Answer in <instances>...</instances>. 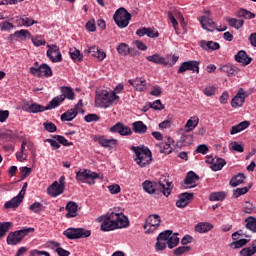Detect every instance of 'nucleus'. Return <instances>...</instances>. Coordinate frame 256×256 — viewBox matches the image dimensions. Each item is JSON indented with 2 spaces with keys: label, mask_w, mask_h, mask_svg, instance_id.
I'll return each mask as SVG.
<instances>
[{
  "label": "nucleus",
  "mask_w": 256,
  "mask_h": 256,
  "mask_svg": "<svg viewBox=\"0 0 256 256\" xmlns=\"http://www.w3.org/2000/svg\"><path fill=\"white\" fill-rule=\"evenodd\" d=\"M197 125H199V117L193 116L187 121L185 127L188 131H193Z\"/></svg>",
  "instance_id": "obj_44"
},
{
  "label": "nucleus",
  "mask_w": 256,
  "mask_h": 256,
  "mask_svg": "<svg viewBox=\"0 0 256 256\" xmlns=\"http://www.w3.org/2000/svg\"><path fill=\"white\" fill-rule=\"evenodd\" d=\"M235 60L238 63H242V65L247 66L251 63V61H253V59H251V57H249L247 55V52L241 50L237 53V55L235 56Z\"/></svg>",
  "instance_id": "obj_24"
},
{
  "label": "nucleus",
  "mask_w": 256,
  "mask_h": 256,
  "mask_svg": "<svg viewBox=\"0 0 256 256\" xmlns=\"http://www.w3.org/2000/svg\"><path fill=\"white\" fill-rule=\"evenodd\" d=\"M61 95H59L63 101L65 99H68L69 101H74L75 100V92L73 91V88L69 86H61L60 87Z\"/></svg>",
  "instance_id": "obj_22"
},
{
  "label": "nucleus",
  "mask_w": 256,
  "mask_h": 256,
  "mask_svg": "<svg viewBox=\"0 0 256 256\" xmlns=\"http://www.w3.org/2000/svg\"><path fill=\"white\" fill-rule=\"evenodd\" d=\"M47 57L52 61V63H61L63 61V56L61 55V50L57 45H47Z\"/></svg>",
  "instance_id": "obj_12"
},
{
  "label": "nucleus",
  "mask_w": 256,
  "mask_h": 256,
  "mask_svg": "<svg viewBox=\"0 0 256 256\" xmlns=\"http://www.w3.org/2000/svg\"><path fill=\"white\" fill-rule=\"evenodd\" d=\"M245 227L252 233H256V218L253 216H248L245 220Z\"/></svg>",
  "instance_id": "obj_38"
},
{
  "label": "nucleus",
  "mask_w": 256,
  "mask_h": 256,
  "mask_svg": "<svg viewBox=\"0 0 256 256\" xmlns=\"http://www.w3.org/2000/svg\"><path fill=\"white\" fill-rule=\"evenodd\" d=\"M15 26H13V23L10 22H2L0 23V29L2 31H11V29H14Z\"/></svg>",
  "instance_id": "obj_62"
},
{
  "label": "nucleus",
  "mask_w": 256,
  "mask_h": 256,
  "mask_svg": "<svg viewBox=\"0 0 256 256\" xmlns=\"http://www.w3.org/2000/svg\"><path fill=\"white\" fill-rule=\"evenodd\" d=\"M249 189H251V185L248 187L237 188L233 191V195L237 199L238 197H241V195H246V193H249Z\"/></svg>",
  "instance_id": "obj_51"
},
{
  "label": "nucleus",
  "mask_w": 256,
  "mask_h": 256,
  "mask_svg": "<svg viewBox=\"0 0 256 256\" xmlns=\"http://www.w3.org/2000/svg\"><path fill=\"white\" fill-rule=\"evenodd\" d=\"M219 70L221 73H226L228 77H235L237 73H239V68L237 66H233L230 64H224L222 65Z\"/></svg>",
  "instance_id": "obj_23"
},
{
  "label": "nucleus",
  "mask_w": 256,
  "mask_h": 256,
  "mask_svg": "<svg viewBox=\"0 0 256 256\" xmlns=\"http://www.w3.org/2000/svg\"><path fill=\"white\" fill-rule=\"evenodd\" d=\"M249 125H251L249 121H242L238 125L232 126L230 135H237V133H241V131H245V129H247Z\"/></svg>",
  "instance_id": "obj_28"
},
{
  "label": "nucleus",
  "mask_w": 256,
  "mask_h": 256,
  "mask_svg": "<svg viewBox=\"0 0 256 256\" xmlns=\"http://www.w3.org/2000/svg\"><path fill=\"white\" fill-rule=\"evenodd\" d=\"M191 251V247L189 246H180L174 250V255L181 256L185 253H189Z\"/></svg>",
  "instance_id": "obj_55"
},
{
  "label": "nucleus",
  "mask_w": 256,
  "mask_h": 256,
  "mask_svg": "<svg viewBox=\"0 0 256 256\" xmlns=\"http://www.w3.org/2000/svg\"><path fill=\"white\" fill-rule=\"evenodd\" d=\"M134 133H138L139 135H143L147 133V125L143 123V121H136L132 124Z\"/></svg>",
  "instance_id": "obj_30"
},
{
  "label": "nucleus",
  "mask_w": 256,
  "mask_h": 256,
  "mask_svg": "<svg viewBox=\"0 0 256 256\" xmlns=\"http://www.w3.org/2000/svg\"><path fill=\"white\" fill-rule=\"evenodd\" d=\"M238 17H243L244 19H255V14H253L249 10L240 9L238 11Z\"/></svg>",
  "instance_id": "obj_50"
},
{
  "label": "nucleus",
  "mask_w": 256,
  "mask_h": 256,
  "mask_svg": "<svg viewBox=\"0 0 256 256\" xmlns=\"http://www.w3.org/2000/svg\"><path fill=\"white\" fill-rule=\"evenodd\" d=\"M63 235L71 241L87 239V237H91V230H86L85 228H68L63 232Z\"/></svg>",
  "instance_id": "obj_6"
},
{
  "label": "nucleus",
  "mask_w": 256,
  "mask_h": 256,
  "mask_svg": "<svg viewBox=\"0 0 256 256\" xmlns=\"http://www.w3.org/2000/svg\"><path fill=\"white\" fill-rule=\"evenodd\" d=\"M193 143V134H189L187 130L184 134H182L180 140L176 142V147L181 149L182 147H187Z\"/></svg>",
  "instance_id": "obj_17"
},
{
  "label": "nucleus",
  "mask_w": 256,
  "mask_h": 256,
  "mask_svg": "<svg viewBox=\"0 0 256 256\" xmlns=\"http://www.w3.org/2000/svg\"><path fill=\"white\" fill-rule=\"evenodd\" d=\"M52 137L53 139H56L58 143L64 145V147H71V145H73V142H69V140L62 135H54Z\"/></svg>",
  "instance_id": "obj_47"
},
{
  "label": "nucleus",
  "mask_w": 256,
  "mask_h": 256,
  "mask_svg": "<svg viewBox=\"0 0 256 256\" xmlns=\"http://www.w3.org/2000/svg\"><path fill=\"white\" fill-rule=\"evenodd\" d=\"M69 55L71 56V59L75 61V63H80V61H83L81 51L77 50V48L70 49Z\"/></svg>",
  "instance_id": "obj_42"
},
{
  "label": "nucleus",
  "mask_w": 256,
  "mask_h": 256,
  "mask_svg": "<svg viewBox=\"0 0 256 256\" xmlns=\"http://www.w3.org/2000/svg\"><path fill=\"white\" fill-rule=\"evenodd\" d=\"M11 225V222H0V239H3L7 235L9 229H11Z\"/></svg>",
  "instance_id": "obj_45"
},
{
  "label": "nucleus",
  "mask_w": 256,
  "mask_h": 256,
  "mask_svg": "<svg viewBox=\"0 0 256 256\" xmlns=\"http://www.w3.org/2000/svg\"><path fill=\"white\" fill-rule=\"evenodd\" d=\"M63 101V98L60 96L54 97L46 106V111H51V109H57V107H59V105H61Z\"/></svg>",
  "instance_id": "obj_39"
},
{
  "label": "nucleus",
  "mask_w": 256,
  "mask_h": 256,
  "mask_svg": "<svg viewBox=\"0 0 256 256\" xmlns=\"http://www.w3.org/2000/svg\"><path fill=\"white\" fill-rule=\"evenodd\" d=\"M211 229H213V225L207 222H201L195 226V231H197V233H209Z\"/></svg>",
  "instance_id": "obj_34"
},
{
  "label": "nucleus",
  "mask_w": 256,
  "mask_h": 256,
  "mask_svg": "<svg viewBox=\"0 0 256 256\" xmlns=\"http://www.w3.org/2000/svg\"><path fill=\"white\" fill-rule=\"evenodd\" d=\"M95 141L106 149H113V146L117 145V139H107L105 136H95Z\"/></svg>",
  "instance_id": "obj_18"
},
{
  "label": "nucleus",
  "mask_w": 256,
  "mask_h": 256,
  "mask_svg": "<svg viewBox=\"0 0 256 256\" xmlns=\"http://www.w3.org/2000/svg\"><path fill=\"white\" fill-rule=\"evenodd\" d=\"M77 203L70 201L66 205V210L68 211L66 214L67 219H71V217H77Z\"/></svg>",
  "instance_id": "obj_27"
},
{
  "label": "nucleus",
  "mask_w": 256,
  "mask_h": 256,
  "mask_svg": "<svg viewBox=\"0 0 256 256\" xmlns=\"http://www.w3.org/2000/svg\"><path fill=\"white\" fill-rule=\"evenodd\" d=\"M256 253V240H254L251 244V247L243 248L240 251V256H253Z\"/></svg>",
  "instance_id": "obj_37"
},
{
  "label": "nucleus",
  "mask_w": 256,
  "mask_h": 256,
  "mask_svg": "<svg viewBox=\"0 0 256 256\" xmlns=\"http://www.w3.org/2000/svg\"><path fill=\"white\" fill-rule=\"evenodd\" d=\"M196 153H201L202 155H207V153H209V147H207V145H205V144H200L196 148Z\"/></svg>",
  "instance_id": "obj_63"
},
{
  "label": "nucleus",
  "mask_w": 256,
  "mask_h": 256,
  "mask_svg": "<svg viewBox=\"0 0 256 256\" xmlns=\"http://www.w3.org/2000/svg\"><path fill=\"white\" fill-rule=\"evenodd\" d=\"M43 127L48 133H55L57 126L53 122H44Z\"/></svg>",
  "instance_id": "obj_57"
},
{
  "label": "nucleus",
  "mask_w": 256,
  "mask_h": 256,
  "mask_svg": "<svg viewBox=\"0 0 256 256\" xmlns=\"http://www.w3.org/2000/svg\"><path fill=\"white\" fill-rule=\"evenodd\" d=\"M194 197L193 193L184 192L179 195V199L176 201V206L180 209L187 207L188 203H191Z\"/></svg>",
  "instance_id": "obj_16"
},
{
  "label": "nucleus",
  "mask_w": 256,
  "mask_h": 256,
  "mask_svg": "<svg viewBox=\"0 0 256 256\" xmlns=\"http://www.w3.org/2000/svg\"><path fill=\"white\" fill-rule=\"evenodd\" d=\"M23 111H26L27 113H43L44 111H47L46 106H43L38 103H25L23 105Z\"/></svg>",
  "instance_id": "obj_15"
},
{
  "label": "nucleus",
  "mask_w": 256,
  "mask_h": 256,
  "mask_svg": "<svg viewBox=\"0 0 256 256\" xmlns=\"http://www.w3.org/2000/svg\"><path fill=\"white\" fill-rule=\"evenodd\" d=\"M197 181H199V175L193 171H190L187 173L186 178L184 179V185H190L188 189H193V187H197Z\"/></svg>",
  "instance_id": "obj_21"
},
{
  "label": "nucleus",
  "mask_w": 256,
  "mask_h": 256,
  "mask_svg": "<svg viewBox=\"0 0 256 256\" xmlns=\"http://www.w3.org/2000/svg\"><path fill=\"white\" fill-rule=\"evenodd\" d=\"M97 221L101 223L100 227L103 232L125 229L129 226V218L123 212H108L106 215L98 217Z\"/></svg>",
  "instance_id": "obj_1"
},
{
  "label": "nucleus",
  "mask_w": 256,
  "mask_h": 256,
  "mask_svg": "<svg viewBox=\"0 0 256 256\" xmlns=\"http://www.w3.org/2000/svg\"><path fill=\"white\" fill-rule=\"evenodd\" d=\"M200 47H202L204 49V51H217L219 49H221V45L217 42H213V41H205L202 40L200 42Z\"/></svg>",
  "instance_id": "obj_25"
},
{
  "label": "nucleus",
  "mask_w": 256,
  "mask_h": 256,
  "mask_svg": "<svg viewBox=\"0 0 256 256\" xmlns=\"http://www.w3.org/2000/svg\"><path fill=\"white\" fill-rule=\"evenodd\" d=\"M84 120L86 121V123H97V121L101 120V117H99V115L97 114H88L84 117Z\"/></svg>",
  "instance_id": "obj_58"
},
{
  "label": "nucleus",
  "mask_w": 256,
  "mask_h": 256,
  "mask_svg": "<svg viewBox=\"0 0 256 256\" xmlns=\"http://www.w3.org/2000/svg\"><path fill=\"white\" fill-rule=\"evenodd\" d=\"M113 19L120 29H125V27H128L129 21H131V13L125 8H119L115 12Z\"/></svg>",
  "instance_id": "obj_7"
},
{
  "label": "nucleus",
  "mask_w": 256,
  "mask_h": 256,
  "mask_svg": "<svg viewBox=\"0 0 256 256\" xmlns=\"http://www.w3.org/2000/svg\"><path fill=\"white\" fill-rule=\"evenodd\" d=\"M23 203V200L19 198L18 196L13 197L11 200L7 201L4 204L5 209H17L19 205Z\"/></svg>",
  "instance_id": "obj_29"
},
{
  "label": "nucleus",
  "mask_w": 256,
  "mask_h": 256,
  "mask_svg": "<svg viewBox=\"0 0 256 256\" xmlns=\"http://www.w3.org/2000/svg\"><path fill=\"white\" fill-rule=\"evenodd\" d=\"M119 100L118 95L108 91H102L101 94H96L95 96V104L97 107H103L104 109L111 107V105L115 103H119Z\"/></svg>",
  "instance_id": "obj_4"
},
{
  "label": "nucleus",
  "mask_w": 256,
  "mask_h": 256,
  "mask_svg": "<svg viewBox=\"0 0 256 256\" xmlns=\"http://www.w3.org/2000/svg\"><path fill=\"white\" fill-rule=\"evenodd\" d=\"M217 91V88L215 86H208L203 90L204 95L206 97H213Z\"/></svg>",
  "instance_id": "obj_59"
},
{
  "label": "nucleus",
  "mask_w": 256,
  "mask_h": 256,
  "mask_svg": "<svg viewBox=\"0 0 256 256\" xmlns=\"http://www.w3.org/2000/svg\"><path fill=\"white\" fill-rule=\"evenodd\" d=\"M166 245H168L169 249H174V247H177L179 245V237H177V234H172Z\"/></svg>",
  "instance_id": "obj_48"
},
{
  "label": "nucleus",
  "mask_w": 256,
  "mask_h": 256,
  "mask_svg": "<svg viewBox=\"0 0 256 256\" xmlns=\"http://www.w3.org/2000/svg\"><path fill=\"white\" fill-rule=\"evenodd\" d=\"M40 77H53V70L51 69V66L46 63L40 65Z\"/></svg>",
  "instance_id": "obj_40"
},
{
  "label": "nucleus",
  "mask_w": 256,
  "mask_h": 256,
  "mask_svg": "<svg viewBox=\"0 0 256 256\" xmlns=\"http://www.w3.org/2000/svg\"><path fill=\"white\" fill-rule=\"evenodd\" d=\"M19 21H20V23H22V25H23L24 27H32V25L37 24V21L31 20V18L26 17V16H22V17L19 19Z\"/></svg>",
  "instance_id": "obj_52"
},
{
  "label": "nucleus",
  "mask_w": 256,
  "mask_h": 256,
  "mask_svg": "<svg viewBox=\"0 0 256 256\" xmlns=\"http://www.w3.org/2000/svg\"><path fill=\"white\" fill-rule=\"evenodd\" d=\"M172 235L173 231L171 230L161 232L157 237L156 251H165V249H167V243Z\"/></svg>",
  "instance_id": "obj_11"
},
{
  "label": "nucleus",
  "mask_w": 256,
  "mask_h": 256,
  "mask_svg": "<svg viewBox=\"0 0 256 256\" xmlns=\"http://www.w3.org/2000/svg\"><path fill=\"white\" fill-rule=\"evenodd\" d=\"M247 97H249V94H247V92L243 88H240L236 96L232 99L231 106L234 109H237V107H243L245 99H247Z\"/></svg>",
  "instance_id": "obj_14"
},
{
  "label": "nucleus",
  "mask_w": 256,
  "mask_h": 256,
  "mask_svg": "<svg viewBox=\"0 0 256 256\" xmlns=\"http://www.w3.org/2000/svg\"><path fill=\"white\" fill-rule=\"evenodd\" d=\"M150 109H154V111H163L165 106L161 103V100H156L153 103H149Z\"/></svg>",
  "instance_id": "obj_54"
},
{
  "label": "nucleus",
  "mask_w": 256,
  "mask_h": 256,
  "mask_svg": "<svg viewBox=\"0 0 256 256\" xmlns=\"http://www.w3.org/2000/svg\"><path fill=\"white\" fill-rule=\"evenodd\" d=\"M161 225V216L158 214H151L146 218V222L144 224L145 233H154L157 231L159 226Z\"/></svg>",
  "instance_id": "obj_10"
},
{
  "label": "nucleus",
  "mask_w": 256,
  "mask_h": 256,
  "mask_svg": "<svg viewBox=\"0 0 256 256\" xmlns=\"http://www.w3.org/2000/svg\"><path fill=\"white\" fill-rule=\"evenodd\" d=\"M249 241H251V240L237 239L230 244V247H232V249H241V247H245V245H247V243H249Z\"/></svg>",
  "instance_id": "obj_46"
},
{
  "label": "nucleus",
  "mask_w": 256,
  "mask_h": 256,
  "mask_svg": "<svg viewBox=\"0 0 256 256\" xmlns=\"http://www.w3.org/2000/svg\"><path fill=\"white\" fill-rule=\"evenodd\" d=\"M228 23L231 25V27H234L235 29H241V27L245 24V21L239 20L237 18H230L228 20Z\"/></svg>",
  "instance_id": "obj_49"
},
{
  "label": "nucleus",
  "mask_w": 256,
  "mask_h": 256,
  "mask_svg": "<svg viewBox=\"0 0 256 256\" xmlns=\"http://www.w3.org/2000/svg\"><path fill=\"white\" fill-rule=\"evenodd\" d=\"M230 149L232 151H237V153H243V151H245V147L241 144H239L238 142H233L231 144Z\"/></svg>",
  "instance_id": "obj_60"
},
{
  "label": "nucleus",
  "mask_w": 256,
  "mask_h": 256,
  "mask_svg": "<svg viewBox=\"0 0 256 256\" xmlns=\"http://www.w3.org/2000/svg\"><path fill=\"white\" fill-rule=\"evenodd\" d=\"M131 151L135 153L134 161H136L139 167H147L153 161V155L149 148H143L141 146H131Z\"/></svg>",
  "instance_id": "obj_3"
},
{
  "label": "nucleus",
  "mask_w": 256,
  "mask_h": 256,
  "mask_svg": "<svg viewBox=\"0 0 256 256\" xmlns=\"http://www.w3.org/2000/svg\"><path fill=\"white\" fill-rule=\"evenodd\" d=\"M186 71H192L193 73H199V62L195 60L186 61L181 64L177 73L183 74Z\"/></svg>",
  "instance_id": "obj_13"
},
{
  "label": "nucleus",
  "mask_w": 256,
  "mask_h": 256,
  "mask_svg": "<svg viewBox=\"0 0 256 256\" xmlns=\"http://www.w3.org/2000/svg\"><path fill=\"white\" fill-rule=\"evenodd\" d=\"M13 37H17V39H31V32L26 29H21L11 34L9 39H13Z\"/></svg>",
  "instance_id": "obj_31"
},
{
  "label": "nucleus",
  "mask_w": 256,
  "mask_h": 256,
  "mask_svg": "<svg viewBox=\"0 0 256 256\" xmlns=\"http://www.w3.org/2000/svg\"><path fill=\"white\" fill-rule=\"evenodd\" d=\"M79 112L75 109H69L61 115V121H73Z\"/></svg>",
  "instance_id": "obj_33"
},
{
  "label": "nucleus",
  "mask_w": 256,
  "mask_h": 256,
  "mask_svg": "<svg viewBox=\"0 0 256 256\" xmlns=\"http://www.w3.org/2000/svg\"><path fill=\"white\" fill-rule=\"evenodd\" d=\"M133 51H135V48H130L129 45L126 43H120L117 46V52L119 55H122V57H127V55H133Z\"/></svg>",
  "instance_id": "obj_26"
},
{
  "label": "nucleus",
  "mask_w": 256,
  "mask_h": 256,
  "mask_svg": "<svg viewBox=\"0 0 256 256\" xmlns=\"http://www.w3.org/2000/svg\"><path fill=\"white\" fill-rule=\"evenodd\" d=\"M76 179L77 181L87 183L88 185H95V179H99V174L89 169H85L84 171H78L76 173Z\"/></svg>",
  "instance_id": "obj_9"
},
{
  "label": "nucleus",
  "mask_w": 256,
  "mask_h": 256,
  "mask_svg": "<svg viewBox=\"0 0 256 256\" xmlns=\"http://www.w3.org/2000/svg\"><path fill=\"white\" fill-rule=\"evenodd\" d=\"M227 197L226 192H213L210 194V201H225V198Z\"/></svg>",
  "instance_id": "obj_43"
},
{
  "label": "nucleus",
  "mask_w": 256,
  "mask_h": 256,
  "mask_svg": "<svg viewBox=\"0 0 256 256\" xmlns=\"http://www.w3.org/2000/svg\"><path fill=\"white\" fill-rule=\"evenodd\" d=\"M128 83L129 85H132V87H135L136 91H140V93L147 91V80H145V78L129 80Z\"/></svg>",
  "instance_id": "obj_19"
},
{
  "label": "nucleus",
  "mask_w": 256,
  "mask_h": 256,
  "mask_svg": "<svg viewBox=\"0 0 256 256\" xmlns=\"http://www.w3.org/2000/svg\"><path fill=\"white\" fill-rule=\"evenodd\" d=\"M198 21L202 27V29H205V31H209L210 33H213V31H227V26L224 28H218L217 23L211 19V17L207 15H203L200 18H198Z\"/></svg>",
  "instance_id": "obj_8"
},
{
  "label": "nucleus",
  "mask_w": 256,
  "mask_h": 256,
  "mask_svg": "<svg viewBox=\"0 0 256 256\" xmlns=\"http://www.w3.org/2000/svg\"><path fill=\"white\" fill-rule=\"evenodd\" d=\"M65 191V188L63 186L59 185V182L55 181L52 185H50L47 188V193L50 195V197H59V195H62V193Z\"/></svg>",
  "instance_id": "obj_20"
},
{
  "label": "nucleus",
  "mask_w": 256,
  "mask_h": 256,
  "mask_svg": "<svg viewBox=\"0 0 256 256\" xmlns=\"http://www.w3.org/2000/svg\"><path fill=\"white\" fill-rule=\"evenodd\" d=\"M29 209L32 211V213H41V211H43V204L40 202H34L29 206Z\"/></svg>",
  "instance_id": "obj_56"
},
{
  "label": "nucleus",
  "mask_w": 256,
  "mask_h": 256,
  "mask_svg": "<svg viewBox=\"0 0 256 256\" xmlns=\"http://www.w3.org/2000/svg\"><path fill=\"white\" fill-rule=\"evenodd\" d=\"M25 147H27V142L26 141H23L22 142V145H21V149H20V152H17L16 153V157L18 159V161H27V153H25Z\"/></svg>",
  "instance_id": "obj_41"
},
{
  "label": "nucleus",
  "mask_w": 256,
  "mask_h": 256,
  "mask_svg": "<svg viewBox=\"0 0 256 256\" xmlns=\"http://www.w3.org/2000/svg\"><path fill=\"white\" fill-rule=\"evenodd\" d=\"M142 187L144 191L150 195L160 191L165 197H169V195H171V191H173V182L167 179L160 180L159 182H151L146 180L142 184Z\"/></svg>",
  "instance_id": "obj_2"
},
{
  "label": "nucleus",
  "mask_w": 256,
  "mask_h": 256,
  "mask_svg": "<svg viewBox=\"0 0 256 256\" xmlns=\"http://www.w3.org/2000/svg\"><path fill=\"white\" fill-rule=\"evenodd\" d=\"M146 59L147 61H150L151 63H155L156 65H168L167 61H165V58L160 57L159 54L147 56Z\"/></svg>",
  "instance_id": "obj_36"
},
{
  "label": "nucleus",
  "mask_w": 256,
  "mask_h": 256,
  "mask_svg": "<svg viewBox=\"0 0 256 256\" xmlns=\"http://www.w3.org/2000/svg\"><path fill=\"white\" fill-rule=\"evenodd\" d=\"M108 189L112 195H117L118 193H121V186H119L118 184H112L108 187Z\"/></svg>",
  "instance_id": "obj_61"
},
{
  "label": "nucleus",
  "mask_w": 256,
  "mask_h": 256,
  "mask_svg": "<svg viewBox=\"0 0 256 256\" xmlns=\"http://www.w3.org/2000/svg\"><path fill=\"white\" fill-rule=\"evenodd\" d=\"M225 165H227V161H225V159L216 157L214 160V164L211 165L210 168L212 169V171H221V169H223Z\"/></svg>",
  "instance_id": "obj_35"
},
{
  "label": "nucleus",
  "mask_w": 256,
  "mask_h": 256,
  "mask_svg": "<svg viewBox=\"0 0 256 256\" xmlns=\"http://www.w3.org/2000/svg\"><path fill=\"white\" fill-rule=\"evenodd\" d=\"M20 173H21L22 179H26V177H29V175H31V168H29L27 166L21 167Z\"/></svg>",
  "instance_id": "obj_64"
},
{
  "label": "nucleus",
  "mask_w": 256,
  "mask_h": 256,
  "mask_svg": "<svg viewBox=\"0 0 256 256\" xmlns=\"http://www.w3.org/2000/svg\"><path fill=\"white\" fill-rule=\"evenodd\" d=\"M34 231L35 228L29 227L10 232L7 236L6 242L8 245H19V243L29 235V233H33Z\"/></svg>",
  "instance_id": "obj_5"
},
{
  "label": "nucleus",
  "mask_w": 256,
  "mask_h": 256,
  "mask_svg": "<svg viewBox=\"0 0 256 256\" xmlns=\"http://www.w3.org/2000/svg\"><path fill=\"white\" fill-rule=\"evenodd\" d=\"M245 179H247L245 174L239 173L238 175L232 177V179L230 180V186L239 187V185H242V183H244Z\"/></svg>",
  "instance_id": "obj_32"
},
{
  "label": "nucleus",
  "mask_w": 256,
  "mask_h": 256,
  "mask_svg": "<svg viewBox=\"0 0 256 256\" xmlns=\"http://www.w3.org/2000/svg\"><path fill=\"white\" fill-rule=\"evenodd\" d=\"M30 39H31L33 45H35V47H41V45H45L47 43V41H45L43 39V37H41V36H37L35 38V37H33V35H31Z\"/></svg>",
  "instance_id": "obj_53"
}]
</instances>
